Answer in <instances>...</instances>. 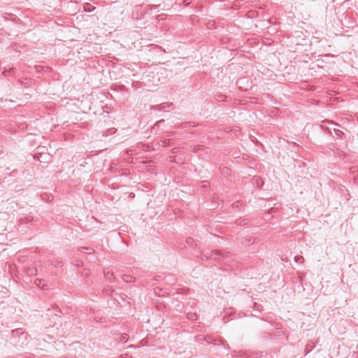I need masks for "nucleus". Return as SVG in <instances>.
I'll return each mask as SVG.
<instances>
[{
    "mask_svg": "<svg viewBox=\"0 0 358 358\" xmlns=\"http://www.w3.org/2000/svg\"><path fill=\"white\" fill-rule=\"evenodd\" d=\"M87 7H92V6H91L90 4H89V3H88V4H87L86 6H85V10L86 12H91V11L92 10V9H90V8H87Z\"/></svg>",
    "mask_w": 358,
    "mask_h": 358,
    "instance_id": "obj_19",
    "label": "nucleus"
},
{
    "mask_svg": "<svg viewBox=\"0 0 358 358\" xmlns=\"http://www.w3.org/2000/svg\"><path fill=\"white\" fill-rule=\"evenodd\" d=\"M236 207L238 206V202L236 203Z\"/></svg>",
    "mask_w": 358,
    "mask_h": 358,
    "instance_id": "obj_27",
    "label": "nucleus"
},
{
    "mask_svg": "<svg viewBox=\"0 0 358 358\" xmlns=\"http://www.w3.org/2000/svg\"><path fill=\"white\" fill-rule=\"evenodd\" d=\"M225 96L224 95H220L218 96L217 99L220 101H224L225 99H224Z\"/></svg>",
    "mask_w": 358,
    "mask_h": 358,
    "instance_id": "obj_20",
    "label": "nucleus"
},
{
    "mask_svg": "<svg viewBox=\"0 0 358 358\" xmlns=\"http://www.w3.org/2000/svg\"><path fill=\"white\" fill-rule=\"evenodd\" d=\"M104 276L106 279H108V280H110L112 278L114 279L113 278V273L111 272V271H104Z\"/></svg>",
    "mask_w": 358,
    "mask_h": 358,
    "instance_id": "obj_14",
    "label": "nucleus"
},
{
    "mask_svg": "<svg viewBox=\"0 0 358 358\" xmlns=\"http://www.w3.org/2000/svg\"><path fill=\"white\" fill-rule=\"evenodd\" d=\"M187 243L191 245L193 247H196L197 245L196 241L191 237H188L186 239Z\"/></svg>",
    "mask_w": 358,
    "mask_h": 358,
    "instance_id": "obj_11",
    "label": "nucleus"
},
{
    "mask_svg": "<svg viewBox=\"0 0 358 358\" xmlns=\"http://www.w3.org/2000/svg\"><path fill=\"white\" fill-rule=\"evenodd\" d=\"M323 122H327V123L332 124H334L336 126L340 127V124H338V123H336L333 120H325L323 121Z\"/></svg>",
    "mask_w": 358,
    "mask_h": 358,
    "instance_id": "obj_17",
    "label": "nucleus"
},
{
    "mask_svg": "<svg viewBox=\"0 0 358 358\" xmlns=\"http://www.w3.org/2000/svg\"><path fill=\"white\" fill-rule=\"evenodd\" d=\"M173 108L172 103H163L159 105L151 106V108L156 110H161L164 112L169 111Z\"/></svg>",
    "mask_w": 358,
    "mask_h": 358,
    "instance_id": "obj_3",
    "label": "nucleus"
},
{
    "mask_svg": "<svg viewBox=\"0 0 358 358\" xmlns=\"http://www.w3.org/2000/svg\"><path fill=\"white\" fill-rule=\"evenodd\" d=\"M164 122V120H159V121H157V122H156V125H159V124H162V122Z\"/></svg>",
    "mask_w": 358,
    "mask_h": 358,
    "instance_id": "obj_23",
    "label": "nucleus"
},
{
    "mask_svg": "<svg viewBox=\"0 0 358 358\" xmlns=\"http://www.w3.org/2000/svg\"><path fill=\"white\" fill-rule=\"evenodd\" d=\"M42 280H43L42 279L37 278V279H36V280H35L34 283H35V285H36V286H38V287H41V288H42L43 289H48V287H47V285H43L41 286Z\"/></svg>",
    "mask_w": 358,
    "mask_h": 358,
    "instance_id": "obj_10",
    "label": "nucleus"
},
{
    "mask_svg": "<svg viewBox=\"0 0 358 358\" xmlns=\"http://www.w3.org/2000/svg\"><path fill=\"white\" fill-rule=\"evenodd\" d=\"M106 293L107 294H110V291L109 289H107V290H106Z\"/></svg>",
    "mask_w": 358,
    "mask_h": 358,
    "instance_id": "obj_26",
    "label": "nucleus"
},
{
    "mask_svg": "<svg viewBox=\"0 0 358 358\" xmlns=\"http://www.w3.org/2000/svg\"><path fill=\"white\" fill-rule=\"evenodd\" d=\"M189 124L192 126V127H195L196 126V124L194 122H189Z\"/></svg>",
    "mask_w": 358,
    "mask_h": 358,
    "instance_id": "obj_25",
    "label": "nucleus"
},
{
    "mask_svg": "<svg viewBox=\"0 0 358 358\" xmlns=\"http://www.w3.org/2000/svg\"><path fill=\"white\" fill-rule=\"evenodd\" d=\"M334 132L336 136V139L343 140V138H345V134L341 130L338 129H334Z\"/></svg>",
    "mask_w": 358,
    "mask_h": 358,
    "instance_id": "obj_6",
    "label": "nucleus"
},
{
    "mask_svg": "<svg viewBox=\"0 0 358 358\" xmlns=\"http://www.w3.org/2000/svg\"><path fill=\"white\" fill-rule=\"evenodd\" d=\"M294 260H295V262H303L304 261V258H303V257L300 256V255H299V256H295V257H294Z\"/></svg>",
    "mask_w": 358,
    "mask_h": 358,
    "instance_id": "obj_15",
    "label": "nucleus"
},
{
    "mask_svg": "<svg viewBox=\"0 0 358 358\" xmlns=\"http://www.w3.org/2000/svg\"><path fill=\"white\" fill-rule=\"evenodd\" d=\"M9 16H11V14L6 13L4 17L6 20H8Z\"/></svg>",
    "mask_w": 358,
    "mask_h": 358,
    "instance_id": "obj_22",
    "label": "nucleus"
},
{
    "mask_svg": "<svg viewBox=\"0 0 358 358\" xmlns=\"http://www.w3.org/2000/svg\"><path fill=\"white\" fill-rule=\"evenodd\" d=\"M194 341L201 345H206V344H213L215 345H222L224 348L229 350V345L227 343L226 341L220 338H215L213 336L207 335L204 336L202 334L197 335L194 337Z\"/></svg>",
    "mask_w": 358,
    "mask_h": 358,
    "instance_id": "obj_2",
    "label": "nucleus"
},
{
    "mask_svg": "<svg viewBox=\"0 0 358 358\" xmlns=\"http://www.w3.org/2000/svg\"><path fill=\"white\" fill-rule=\"evenodd\" d=\"M320 127L324 132H326L327 134L331 135L334 138V136L332 134V131L329 127H326L323 124H320Z\"/></svg>",
    "mask_w": 358,
    "mask_h": 358,
    "instance_id": "obj_9",
    "label": "nucleus"
},
{
    "mask_svg": "<svg viewBox=\"0 0 358 358\" xmlns=\"http://www.w3.org/2000/svg\"><path fill=\"white\" fill-rule=\"evenodd\" d=\"M22 331H23V330L21 328H17L10 331L11 332L10 341L13 343H14L15 341H17V338H19V336H21Z\"/></svg>",
    "mask_w": 358,
    "mask_h": 358,
    "instance_id": "obj_5",
    "label": "nucleus"
},
{
    "mask_svg": "<svg viewBox=\"0 0 358 358\" xmlns=\"http://www.w3.org/2000/svg\"><path fill=\"white\" fill-rule=\"evenodd\" d=\"M83 252L87 253H91L93 249L91 248H83Z\"/></svg>",
    "mask_w": 358,
    "mask_h": 358,
    "instance_id": "obj_18",
    "label": "nucleus"
},
{
    "mask_svg": "<svg viewBox=\"0 0 358 358\" xmlns=\"http://www.w3.org/2000/svg\"><path fill=\"white\" fill-rule=\"evenodd\" d=\"M171 141L170 139L165 140V141H164V146H166V145H167V142H169V141Z\"/></svg>",
    "mask_w": 358,
    "mask_h": 358,
    "instance_id": "obj_24",
    "label": "nucleus"
},
{
    "mask_svg": "<svg viewBox=\"0 0 358 358\" xmlns=\"http://www.w3.org/2000/svg\"><path fill=\"white\" fill-rule=\"evenodd\" d=\"M52 265L54 266L56 268H60L62 266L63 263L60 260H55L52 262Z\"/></svg>",
    "mask_w": 358,
    "mask_h": 358,
    "instance_id": "obj_13",
    "label": "nucleus"
},
{
    "mask_svg": "<svg viewBox=\"0 0 358 358\" xmlns=\"http://www.w3.org/2000/svg\"><path fill=\"white\" fill-rule=\"evenodd\" d=\"M236 223L237 225L245 226L249 223V220L246 218H240L236 220Z\"/></svg>",
    "mask_w": 358,
    "mask_h": 358,
    "instance_id": "obj_8",
    "label": "nucleus"
},
{
    "mask_svg": "<svg viewBox=\"0 0 358 358\" xmlns=\"http://www.w3.org/2000/svg\"><path fill=\"white\" fill-rule=\"evenodd\" d=\"M187 317L190 320H195L197 319V315L195 313H188Z\"/></svg>",
    "mask_w": 358,
    "mask_h": 358,
    "instance_id": "obj_12",
    "label": "nucleus"
},
{
    "mask_svg": "<svg viewBox=\"0 0 358 358\" xmlns=\"http://www.w3.org/2000/svg\"><path fill=\"white\" fill-rule=\"evenodd\" d=\"M150 9H156L157 8L159 7V6H156V5H150Z\"/></svg>",
    "mask_w": 358,
    "mask_h": 358,
    "instance_id": "obj_21",
    "label": "nucleus"
},
{
    "mask_svg": "<svg viewBox=\"0 0 358 358\" xmlns=\"http://www.w3.org/2000/svg\"><path fill=\"white\" fill-rule=\"evenodd\" d=\"M201 259L203 261H223L225 263L230 262L231 258L230 252L216 250L202 253Z\"/></svg>",
    "mask_w": 358,
    "mask_h": 358,
    "instance_id": "obj_1",
    "label": "nucleus"
},
{
    "mask_svg": "<svg viewBox=\"0 0 358 358\" xmlns=\"http://www.w3.org/2000/svg\"><path fill=\"white\" fill-rule=\"evenodd\" d=\"M122 280L126 282H134L136 278L131 275L124 274L122 275Z\"/></svg>",
    "mask_w": 358,
    "mask_h": 358,
    "instance_id": "obj_7",
    "label": "nucleus"
},
{
    "mask_svg": "<svg viewBox=\"0 0 358 358\" xmlns=\"http://www.w3.org/2000/svg\"><path fill=\"white\" fill-rule=\"evenodd\" d=\"M229 171H230V169L228 167L224 166L222 168V174H224V175L229 174Z\"/></svg>",
    "mask_w": 358,
    "mask_h": 358,
    "instance_id": "obj_16",
    "label": "nucleus"
},
{
    "mask_svg": "<svg viewBox=\"0 0 358 358\" xmlns=\"http://www.w3.org/2000/svg\"><path fill=\"white\" fill-rule=\"evenodd\" d=\"M27 337L28 333L23 331L22 332L21 336H19V338H17V341H15V343L13 344H15V345H18L20 347H23L27 343Z\"/></svg>",
    "mask_w": 358,
    "mask_h": 358,
    "instance_id": "obj_4",
    "label": "nucleus"
}]
</instances>
